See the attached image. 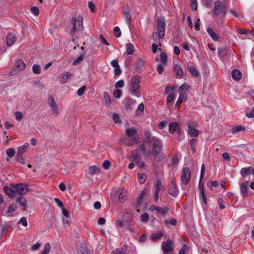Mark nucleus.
<instances>
[{"label": "nucleus", "mask_w": 254, "mask_h": 254, "mask_svg": "<svg viewBox=\"0 0 254 254\" xmlns=\"http://www.w3.org/2000/svg\"><path fill=\"white\" fill-rule=\"evenodd\" d=\"M88 7L90 10L93 12L95 11V5L92 1H89L88 3Z\"/></svg>", "instance_id": "0e129e2a"}, {"label": "nucleus", "mask_w": 254, "mask_h": 254, "mask_svg": "<svg viewBox=\"0 0 254 254\" xmlns=\"http://www.w3.org/2000/svg\"><path fill=\"white\" fill-rule=\"evenodd\" d=\"M15 119L16 120L20 121L22 119V114L20 112H16L15 113Z\"/></svg>", "instance_id": "e2e57ef3"}, {"label": "nucleus", "mask_w": 254, "mask_h": 254, "mask_svg": "<svg viewBox=\"0 0 254 254\" xmlns=\"http://www.w3.org/2000/svg\"><path fill=\"white\" fill-rule=\"evenodd\" d=\"M149 209L152 211L156 210L162 215H165L168 213L169 210L168 207L161 208L154 205H150L149 207Z\"/></svg>", "instance_id": "9d476101"}, {"label": "nucleus", "mask_w": 254, "mask_h": 254, "mask_svg": "<svg viewBox=\"0 0 254 254\" xmlns=\"http://www.w3.org/2000/svg\"><path fill=\"white\" fill-rule=\"evenodd\" d=\"M126 104L125 105V108L127 110H132L134 105L136 103V100L127 97L126 99Z\"/></svg>", "instance_id": "dca6fc26"}, {"label": "nucleus", "mask_w": 254, "mask_h": 254, "mask_svg": "<svg viewBox=\"0 0 254 254\" xmlns=\"http://www.w3.org/2000/svg\"><path fill=\"white\" fill-rule=\"evenodd\" d=\"M119 199L121 202H124L126 200V195L123 192H121L119 194Z\"/></svg>", "instance_id": "4d7b16f0"}, {"label": "nucleus", "mask_w": 254, "mask_h": 254, "mask_svg": "<svg viewBox=\"0 0 254 254\" xmlns=\"http://www.w3.org/2000/svg\"><path fill=\"white\" fill-rule=\"evenodd\" d=\"M51 245L47 243L44 245V249L40 254H48L51 250Z\"/></svg>", "instance_id": "72a5a7b5"}, {"label": "nucleus", "mask_w": 254, "mask_h": 254, "mask_svg": "<svg viewBox=\"0 0 254 254\" xmlns=\"http://www.w3.org/2000/svg\"><path fill=\"white\" fill-rule=\"evenodd\" d=\"M15 150L13 148H9V149H7L6 151V153L7 154V155L9 157H12L15 154Z\"/></svg>", "instance_id": "8fccbe9b"}, {"label": "nucleus", "mask_w": 254, "mask_h": 254, "mask_svg": "<svg viewBox=\"0 0 254 254\" xmlns=\"http://www.w3.org/2000/svg\"><path fill=\"white\" fill-rule=\"evenodd\" d=\"M207 32L214 41H217L219 39L218 35L214 32L213 29L211 28H208L207 29Z\"/></svg>", "instance_id": "393cba45"}, {"label": "nucleus", "mask_w": 254, "mask_h": 254, "mask_svg": "<svg viewBox=\"0 0 254 254\" xmlns=\"http://www.w3.org/2000/svg\"><path fill=\"white\" fill-rule=\"evenodd\" d=\"M252 167L243 168L241 170V174L243 177H246L252 172Z\"/></svg>", "instance_id": "c85d7f7f"}, {"label": "nucleus", "mask_w": 254, "mask_h": 254, "mask_svg": "<svg viewBox=\"0 0 254 254\" xmlns=\"http://www.w3.org/2000/svg\"><path fill=\"white\" fill-rule=\"evenodd\" d=\"M28 146H29V144L26 143H25L24 145L20 146L19 147H18V148L17 149V153L18 154H22L24 152H25L27 150Z\"/></svg>", "instance_id": "7c9ffc66"}, {"label": "nucleus", "mask_w": 254, "mask_h": 254, "mask_svg": "<svg viewBox=\"0 0 254 254\" xmlns=\"http://www.w3.org/2000/svg\"><path fill=\"white\" fill-rule=\"evenodd\" d=\"M16 160L21 164H24V161L22 156V154H16Z\"/></svg>", "instance_id": "338daca9"}, {"label": "nucleus", "mask_w": 254, "mask_h": 254, "mask_svg": "<svg viewBox=\"0 0 254 254\" xmlns=\"http://www.w3.org/2000/svg\"><path fill=\"white\" fill-rule=\"evenodd\" d=\"M141 78L139 75H136L132 77L129 82V90L131 94L137 97H140V83Z\"/></svg>", "instance_id": "7ed1b4c3"}, {"label": "nucleus", "mask_w": 254, "mask_h": 254, "mask_svg": "<svg viewBox=\"0 0 254 254\" xmlns=\"http://www.w3.org/2000/svg\"><path fill=\"white\" fill-rule=\"evenodd\" d=\"M16 209V206L14 204H11L8 209H7V212L8 213H12L15 209Z\"/></svg>", "instance_id": "774afa93"}, {"label": "nucleus", "mask_w": 254, "mask_h": 254, "mask_svg": "<svg viewBox=\"0 0 254 254\" xmlns=\"http://www.w3.org/2000/svg\"><path fill=\"white\" fill-rule=\"evenodd\" d=\"M101 169L98 166H90L89 168L88 173L91 176H93L94 175H98L100 174Z\"/></svg>", "instance_id": "6ab92c4d"}, {"label": "nucleus", "mask_w": 254, "mask_h": 254, "mask_svg": "<svg viewBox=\"0 0 254 254\" xmlns=\"http://www.w3.org/2000/svg\"><path fill=\"white\" fill-rule=\"evenodd\" d=\"M224 5L225 4L220 0H216L214 3L213 13L217 16L219 15L222 9L223 6H224Z\"/></svg>", "instance_id": "f8f14e48"}, {"label": "nucleus", "mask_w": 254, "mask_h": 254, "mask_svg": "<svg viewBox=\"0 0 254 254\" xmlns=\"http://www.w3.org/2000/svg\"><path fill=\"white\" fill-rule=\"evenodd\" d=\"M231 74L232 78L235 80L238 81L242 78V73L238 69H234Z\"/></svg>", "instance_id": "4be33fe9"}, {"label": "nucleus", "mask_w": 254, "mask_h": 254, "mask_svg": "<svg viewBox=\"0 0 254 254\" xmlns=\"http://www.w3.org/2000/svg\"><path fill=\"white\" fill-rule=\"evenodd\" d=\"M174 70L177 78L181 79L183 77L184 72L182 68L180 65L177 64H175L174 66Z\"/></svg>", "instance_id": "4468645a"}, {"label": "nucleus", "mask_w": 254, "mask_h": 254, "mask_svg": "<svg viewBox=\"0 0 254 254\" xmlns=\"http://www.w3.org/2000/svg\"><path fill=\"white\" fill-rule=\"evenodd\" d=\"M17 202L23 206L25 205L26 203V199L23 197L22 196L17 198Z\"/></svg>", "instance_id": "6e6d98bb"}, {"label": "nucleus", "mask_w": 254, "mask_h": 254, "mask_svg": "<svg viewBox=\"0 0 254 254\" xmlns=\"http://www.w3.org/2000/svg\"><path fill=\"white\" fill-rule=\"evenodd\" d=\"M17 38L13 33H8L6 36L7 45L9 46L13 45L15 42Z\"/></svg>", "instance_id": "a211bd4d"}, {"label": "nucleus", "mask_w": 254, "mask_h": 254, "mask_svg": "<svg viewBox=\"0 0 254 254\" xmlns=\"http://www.w3.org/2000/svg\"><path fill=\"white\" fill-rule=\"evenodd\" d=\"M71 73L70 72H64L63 74H60L58 75L59 81L62 83H65L71 76Z\"/></svg>", "instance_id": "ddd939ff"}, {"label": "nucleus", "mask_w": 254, "mask_h": 254, "mask_svg": "<svg viewBox=\"0 0 254 254\" xmlns=\"http://www.w3.org/2000/svg\"><path fill=\"white\" fill-rule=\"evenodd\" d=\"M178 192V190L175 183V178H172L170 183L169 189L168 190V193L173 196L176 197L177 196Z\"/></svg>", "instance_id": "1a4fd4ad"}, {"label": "nucleus", "mask_w": 254, "mask_h": 254, "mask_svg": "<svg viewBox=\"0 0 254 254\" xmlns=\"http://www.w3.org/2000/svg\"><path fill=\"white\" fill-rule=\"evenodd\" d=\"M137 133V130L134 128H127L126 130V135L128 137H133Z\"/></svg>", "instance_id": "bb28decb"}, {"label": "nucleus", "mask_w": 254, "mask_h": 254, "mask_svg": "<svg viewBox=\"0 0 254 254\" xmlns=\"http://www.w3.org/2000/svg\"><path fill=\"white\" fill-rule=\"evenodd\" d=\"M144 109V106L143 103H141L139 104L138 106V107L136 110V114L137 115H140V113H142L143 112Z\"/></svg>", "instance_id": "79ce46f5"}, {"label": "nucleus", "mask_w": 254, "mask_h": 254, "mask_svg": "<svg viewBox=\"0 0 254 254\" xmlns=\"http://www.w3.org/2000/svg\"><path fill=\"white\" fill-rule=\"evenodd\" d=\"M162 187V183L160 180H158L156 182L155 191L160 192V190Z\"/></svg>", "instance_id": "69168bd1"}, {"label": "nucleus", "mask_w": 254, "mask_h": 254, "mask_svg": "<svg viewBox=\"0 0 254 254\" xmlns=\"http://www.w3.org/2000/svg\"><path fill=\"white\" fill-rule=\"evenodd\" d=\"M245 130L246 128L244 127L241 126H236L232 128V132L235 134L241 131H245Z\"/></svg>", "instance_id": "e433bc0d"}, {"label": "nucleus", "mask_w": 254, "mask_h": 254, "mask_svg": "<svg viewBox=\"0 0 254 254\" xmlns=\"http://www.w3.org/2000/svg\"><path fill=\"white\" fill-rule=\"evenodd\" d=\"M114 32H115V35L116 37L119 38L121 35V32L120 31V28L118 26H116L114 28Z\"/></svg>", "instance_id": "603ef678"}, {"label": "nucleus", "mask_w": 254, "mask_h": 254, "mask_svg": "<svg viewBox=\"0 0 254 254\" xmlns=\"http://www.w3.org/2000/svg\"><path fill=\"white\" fill-rule=\"evenodd\" d=\"M162 250L164 254H170L173 251V242L168 239L167 241L162 242L161 243Z\"/></svg>", "instance_id": "0eeeda50"}, {"label": "nucleus", "mask_w": 254, "mask_h": 254, "mask_svg": "<svg viewBox=\"0 0 254 254\" xmlns=\"http://www.w3.org/2000/svg\"><path fill=\"white\" fill-rule=\"evenodd\" d=\"M86 87L85 86H83L79 88L77 90V94L78 96H81L84 93Z\"/></svg>", "instance_id": "bf43d9fd"}, {"label": "nucleus", "mask_w": 254, "mask_h": 254, "mask_svg": "<svg viewBox=\"0 0 254 254\" xmlns=\"http://www.w3.org/2000/svg\"><path fill=\"white\" fill-rule=\"evenodd\" d=\"M227 54V50L226 48H219L218 49V54L220 57L224 58Z\"/></svg>", "instance_id": "c9c22d12"}, {"label": "nucleus", "mask_w": 254, "mask_h": 254, "mask_svg": "<svg viewBox=\"0 0 254 254\" xmlns=\"http://www.w3.org/2000/svg\"><path fill=\"white\" fill-rule=\"evenodd\" d=\"M175 97V93H173L169 94L167 97V105H168L169 104H170L174 100Z\"/></svg>", "instance_id": "a18cd8bd"}, {"label": "nucleus", "mask_w": 254, "mask_h": 254, "mask_svg": "<svg viewBox=\"0 0 254 254\" xmlns=\"http://www.w3.org/2000/svg\"><path fill=\"white\" fill-rule=\"evenodd\" d=\"M160 61L161 62L164 64H166L167 62V56L166 54L164 53H161L160 54Z\"/></svg>", "instance_id": "09e8293b"}, {"label": "nucleus", "mask_w": 254, "mask_h": 254, "mask_svg": "<svg viewBox=\"0 0 254 254\" xmlns=\"http://www.w3.org/2000/svg\"><path fill=\"white\" fill-rule=\"evenodd\" d=\"M84 57L83 54H81L79 57L73 62L72 65H76L79 64L84 60Z\"/></svg>", "instance_id": "a19ab883"}, {"label": "nucleus", "mask_w": 254, "mask_h": 254, "mask_svg": "<svg viewBox=\"0 0 254 254\" xmlns=\"http://www.w3.org/2000/svg\"><path fill=\"white\" fill-rule=\"evenodd\" d=\"M144 143H142L139 146V149L143 154H146V148L144 144Z\"/></svg>", "instance_id": "13d9d810"}, {"label": "nucleus", "mask_w": 254, "mask_h": 254, "mask_svg": "<svg viewBox=\"0 0 254 254\" xmlns=\"http://www.w3.org/2000/svg\"><path fill=\"white\" fill-rule=\"evenodd\" d=\"M25 68V63L22 60H18L15 63L12 70L9 72V74L10 75H14L24 70Z\"/></svg>", "instance_id": "423d86ee"}, {"label": "nucleus", "mask_w": 254, "mask_h": 254, "mask_svg": "<svg viewBox=\"0 0 254 254\" xmlns=\"http://www.w3.org/2000/svg\"><path fill=\"white\" fill-rule=\"evenodd\" d=\"M179 128H180V125L177 122H171L169 124V131L171 134L178 131Z\"/></svg>", "instance_id": "f3484780"}, {"label": "nucleus", "mask_w": 254, "mask_h": 254, "mask_svg": "<svg viewBox=\"0 0 254 254\" xmlns=\"http://www.w3.org/2000/svg\"><path fill=\"white\" fill-rule=\"evenodd\" d=\"M198 187L199 188L200 194V199H201L202 202H203L205 204H207V199L206 196L204 192L203 184L199 183Z\"/></svg>", "instance_id": "2eb2a0df"}, {"label": "nucleus", "mask_w": 254, "mask_h": 254, "mask_svg": "<svg viewBox=\"0 0 254 254\" xmlns=\"http://www.w3.org/2000/svg\"><path fill=\"white\" fill-rule=\"evenodd\" d=\"M146 175L145 173L138 174V180L139 182L141 184H143L145 183L146 180Z\"/></svg>", "instance_id": "4c0bfd02"}, {"label": "nucleus", "mask_w": 254, "mask_h": 254, "mask_svg": "<svg viewBox=\"0 0 254 254\" xmlns=\"http://www.w3.org/2000/svg\"><path fill=\"white\" fill-rule=\"evenodd\" d=\"M188 133L192 137H196L198 135L199 131L189 124L188 125Z\"/></svg>", "instance_id": "412c9836"}, {"label": "nucleus", "mask_w": 254, "mask_h": 254, "mask_svg": "<svg viewBox=\"0 0 254 254\" xmlns=\"http://www.w3.org/2000/svg\"><path fill=\"white\" fill-rule=\"evenodd\" d=\"M187 69L188 71L194 76L198 77L199 75V72L196 67L188 65Z\"/></svg>", "instance_id": "5701e85b"}, {"label": "nucleus", "mask_w": 254, "mask_h": 254, "mask_svg": "<svg viewBox=\"0 0 254 254\" xmlns=\"http://www.w3.org/2000/svg\"><path fill=\"white\" fill-rule=\"evenodd\" d=\"M166 225L168 224L169 223L171 224L173 226H175L177 224V220L175 218H172L169 221L165 220L164 221Z\"/></svg>", "instance_id": "5fc2aeb1"}, {"label": "nucleus", "mask_w": 254, "mask_h": 254, "mask_svg": "<svg viewBox=\"0 0 254 254\" xmlns=\"http://www.w3.org/2000/svg\"><path fill=\"white\" fill-rule=\"evenodd\" d=\"M122 94V91L120 89H116L113 92V95L116 98H119Z\"/></svg>", "instance_id": "49530a36"}, {"label": "nucleus", "mask_w": 254, "mask_h": 254, "mask_svg": "<svg viewBox=\"0 0 254 254\" xmlns=\"http://www.w3.org/2000/svg\"><path fill=\"white\" fill-rule=\"evenodd\" d=\"M124 85H125V82H124V80H120L116 83L115 87L116 88H122L124 86Z\"/></svg>", "instance_id": "680f3d73"}, {"label": "nucleus", "mask_w": 254, "mask_h": 254, "mask_svg": "<svg viewBox=\"0 0 254 254\" xmlns=\"http://www.w3.org/2000/svg\"><path fill=\"white\" fill-rule=\"evenodd\" d=\"M3 190L5 193L11 198H14L17 195L25 194L28 192L26 186L21 183L5 186Z\"/></svg>", "instance_id": "f03ea898"}, {"label": "nucleus", "mask_w": 254, "mask_h": 254, "mask_svg": "<svg viewBox=\"0 0 254 254\" xmlns=\"http://www.w3.org/2000/svg\"><path fill=\"white\" fill-rule=\"evenodd\" d=\"M113 119L115 123L119 124L121 123L119 115L116 113L113 115Z\"/></svg>", "instance_id": "864d4df0"}, {"label": "nucleus", "mask_w": 254, "mask_h": 254, "mask_svg": "<svg viewBox=\"0 0 254 254\" xmlns=\"http://www.w3.org/2000/svg\"><path fill=\"white\" fill-rule=\"evenodd\" d=\"M123 15L128 25V26H129L131 24V21L130 13L128 8L127 9L126 11L124 12Z\"/></svg>", "instance_id": "b1692460"}, {"label": "nucleus", "mask_w": 254, "mask_h": 254, "mask_svg": "<svg viewBox=\"0 0 254 254\" xmlns=\"http://www.w3.org/2000/svg\"><path fill=\"white\" fill-rule=\"evenodd\" d=\"M190 171L188 167H185L181 172V179L182 182L185 185H187L190 181Z\"/></svg>", "instance_id": "6e6552de"}, {"label": "nucleus", "mask_w": 254, "mask_h": 254, "mask_svg": "<svg viewBox=\"0 0 254 254\" xmlns=\"http://www.w3.org/2000/svg\"><path fill=\"white\" fill-rule=\"evenodd\" d=\"M163 235V232L162 231H159L157 233L152 234L151 236V239L153 241H156L159 239H160Z\"/></svg>", "instance_id": "c756f323"}, {"label": "nucleus", "mask_w": 254, "mask_h": 254, "mask_svg": "<svg viewBox=\"0 0 254 254\" xmlns=\"http://www.w3.org/2000/svg\"><path fill=\"white\" fill-rule=\"evenodd\" d=\"M144 142L152 145V150L150 154L153 157L154 163L162 161L166 158L164 153L161 152L163 145L161 140L155 136H152L148 130L144 131Z\"/></svg>", "instance_id": "f257e3e1"}, {"label": "nucleus", "mask_w": 254, "mask_h": 254, "mask_svg": "<svg viewBox=\"0 0 254 254\" xmlns=\"http://www.w3.org/2000/svg\"><path fill=\"white\" fill-rule=\"evenodd\" d=\"M127 47V55H131L133 54V46L131 43H128L126 45Z\"/></svg>", "instance_id": "ea45409f"}, {"label": "nucleus", "mask_w": 254, "mask_h": 254, "mask_svg": "<svg viewBox=\"0 0 254 254\" xmlns=\"http://www.w3.org/2000/svg\"><path fill=\"white\" fill-rule=\"evenodd\" d=\"M131 155L129 156V159L131 161H134L135 160H139V157L137 155V153H134L133 151L130 152Z\"/></svg>", "instance_id": "3c124183"}, {"label": "nucleus", "mask_w": 254, "mask_h": 254, "mask_svg": "<svg viewBox=\"0 0 254 254\" xmlns=\"http://www.w3.org/2000/svg\"><path fill=\"white\" fill-rule=\"evenodd\" d=\"M123 220L128 224H130L132 221V217L131 214L129 212L126 213L123 216Z\"/></svg>", "instance_id": "cd10ccee"}, {"label": "nucleus", "mask_w": 254, "mask_h": 254, "mask_svg": "<svg viewBox=\"0 0 254 254\" xmlns=\"http://www.w3.org/2000/svg\"><path fill=\"white\" fill-rule=\"evenodd\" d=\"M197 140L195 138H192L190 141V144L191 147V149L193 153L196 152L195 146L196 144Z\"/></svg>", "instance_id": "f704fd0d"}, {"label": "nucleus", "mask_w": 254, "mask_h": 254, "mask_svg": "<svg viewBox=\"0 0 254 254\" xmlns=\"http://www.w3.org/2000/svg\"><path fill=\"white\" fill-rule=\"evenodd\" d=\"M157 26L158 32L153 33L152 38L155 42L159 43L160 40L163 38L165 35L166 23L164 20L159 19L157 20Z\"/></svg>", "instance_id": "20e7f679"}, {"label": "nucleus", "mask_w": 254, "mask_h": 254, "mask_svg": "<svg viewBox=\"0 0 254 254\" xmlns=\"http://www.w3.org/2000/svg\"><path fill=\"white\" fill-rule=\"evenodd\" d=\"M51 109L52 114L57 116L59 113L58 108L56 103L49 105Z\"/></svg>", "instance_id": "473e14b6"}, {"label": "nucleus", "mask_w": 254, "mask_h": 254, "mask_svg": "<svg viewBox=\"0 0 254 254\" xmlns=\"http://www.w3.org/2000/svg\"><path fill=\"white\" fill-rule=\"evenodd\" d=\"M33 72L36 74L41 73V67L38 64H35L33 65Z\"/></svg>", "instance_id": "c03bdc74"}, {"label": "nucleus", "mask_w": 254, "mask_h": 254, "mask_svg": "<svg viewBox=\"0 0 254 254\" xmlns=\"http://www.w3.org/2000/svg\"><path fill=\"white\" fill-rule=\"evenodd\" d=\"M241 193L243 197H247L249 195V183L246 181L242 183L240 186Z\"/></svg>", "instance_id": "9b49d317"}, {"label": "nucleus", "mask_w": 254, "mask_h": 254, "mask_svg": "<svg viewBox=\"0 0 254 254\" xmlns=\"http://www.w3.org/2000/svg\"><path fill=\"white\" fill-rule=\"evenodd\" d=\"M145 192L144 191H141L138 194L137 197V201L135 204L136 207H139L142 204L143 199L145 195Z\"/></svg>", "instance_id": "aec40b11"}, {"label": "nucleus", "mask_w": 254, "mask_h": 254, "mask_svg": "<svg viewBox=\"0 0 254 254\" xmlns=\"http://www.w3.org/2000/svg\"><path fill=\"white\" fill-rule=\"evenodd\" d=\"M104 95L105 100V105L106 107H109L111 104L110 95L107 92H105Z\"/></svg>", "instance_id": "58836bf2"}, {"label": "nucleus", "mask_w": 254, "mask_h": 254, "mask_svg": "<svg viewBox=\"0 0 254 254\" xmlns=\"http://www.w3.org/2000/svg\"><path fill=\"white\" fill-rule=\"evenodd\" d=\"M187 98V94H180V95L178 98V101L176 103L175 106L177 108H179L181 106L182 102L184 100H186Z\"/></svg>", "instance_id": "a878e982"}, {"label": "nucleus", "mask_w": 254, "mask_h": 254, "mask_svg": "<svg viewBox=\"0 0 254 254\" xmlns=\"http://www.w3.org/2000/svg\"><path fill=\"white\" fill-rule=\"evenodd\" d=\"M205 165L204 164H203L201 165V172H200L199 183L202 184L201 182L204 178V176L205 174Z\"/></svg>", "instance_id": "37998d69"}, {"label": "nucleus", "mask_w": 254, "mask_h": 254, "mask_svg": "<svg viewBox=\"0 0 254 254\" xmlns=\"http://www.w3.org/2000/svg\"><path fill=\"white\" fill-rule=\"evenodd\" d=\"M83 18L81 16H78L77 17H74L72 18V27L71 30V33L74 32L76 29L80 31L83 30Z\"/></svg>", "instance_id": "39448f33"}, {"label": "nucleus", "mask_w": 254, "mask_h": 254, "mask_svg": "<svg viewBox=\"0 0 254 254\" xmlns=\"http://www.w3.org/2000/svg\"><path fill=\"white\" fill-rule=\"evenodd\" d=\"M189 88V86L185 83L179 87L178 92L180 94H186L185 92L187 91Z\"/></svg>", "instance_id": "2f4dec72"}, {"label": "nucleus", "mask_w": 254, "mask_h": 254, "mask_svg": "<svg viewBox=\"0 0 254 254\" xmlns=\"http://www.w3.org/2000/svg\"><path fill=\"white\" fill-rule=\"evenodd\" d=\"M111 162L109 160H105L103 163V167L105 169H109L111 166Z\"/></svg>", "instance_id": "052dcab7"}, {"label": "nucleus", "mask_w": 254, "mask_h": 254, "mask_svg": "<svg viewBox=\"0 0 254 254\" xmlns=\"http://www.w3.org/2000/svg\"><path fill=\"white\" fill-rule=\"evenodd\" d=\"M149 215L147 213H143L140 216V219L142 222H147L149 221Z\"/></svg>", "instance_id": "de8ad7c7"}]
</instances>
